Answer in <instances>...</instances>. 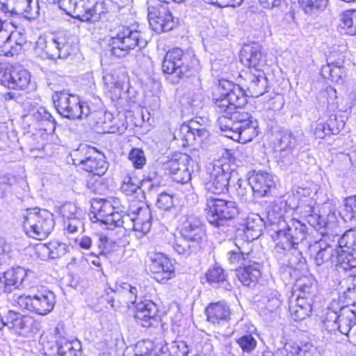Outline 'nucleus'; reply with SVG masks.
<instances>
[{"label":"nucleus","instance_id":"f257e3e1","mask_svg":"<svg viewBox=\"0 0 356 356\" xmlns=\"http://www.w3.org/2000/svg\"><path fill=\"white\" fill-rule=\"evenodd\" d=\"M218 89L222 91L214 102L216 112L221 114L217 126L225 137L241 143L251 141L258 135V122L241 111L247 103L243 90L238 85L227 81H220Z\"/></svg>","mask_w":356,"mask_h":356},{"label":"nucleus","instance_id":"f03ea898","mask_svg":"<svg viewBox=\"0 0 356 356\" xmlns=\"http://www.w3.org/2000/svg\"><path fill=\"white\" fill-rule=\"evenodd\" d=\"M174 237L173 250L183 257L196 254L205 242V232L198 216L186 215L180 225L179 236L170 234Z\"/></svg>","mask_w":356,"mask_h":356},{"label":"nucleus","instance_id":"7ed1b4c3","mask_svg":"<svg viewBox=\"0 0 356 356\" xmlns=\"http://www.w3.org/2000/svg\"><path fill=\"white\" fill-rule=\"evenodd\" d=\"M199 60L192 51L175 48L167 51L162 63L163 73L170 75L173 84L186 79L198 70Z\"/></svg>","mask_w":356,"mask_h":356},{"label":"nucleus","instance_id":"20e7f679","mask_svg":"<svg viewBox=\"0 0 356 356\" xmlns=\"http://www.w3.org/2000/svg\"><path fill=\"white\" fill-rule=\"evenodd\" d=\"M275 234L277 243L275 249L280 253L297 250L298 245L303 244L308 236L306 225L287 212L280 217Z\"/></svg>","mask_w":356,"mask_h":356},{"label":"nucleus","instance_id":"39448f33","mask_svg":"<svg viewBox=\"0 0 356 356\" xmlns=\"http://www.w3.org/2000/svg\"><path fill=\"white\" fill-rule=\"evenodd\" d=\"M56 4L67 15L82 22H98L107 12L104 3L97 0H61Z\"/></svg>","mask_w":356,"mask_h":356},{"label":"nucleus","instance_id":"423d86ee","mask_svg":"<svg viewBox=\"0 0 356 356\" xmlns=\"http://www.w3.org/2000/svg\"><path fill=\"white\" fill-rule=\"evenodd\" d=\"M23 219L25 233L39 240L47 238L55 226L53 214L47 210L29 209L24 214Z\"/></svg>","mask_w":356,"mask_h":356},{"label":"nucleus","instance_id":"0eeeda50","mask_svg":"<svg viewBox=\"0 0 356 356\" xmlns=\"http://www.w3.org/2000/svg\"><path fill=\"white\" fill-rule=\"evenodd\" d=\"M13 305L20 309L42 316L49 314L54 308L56 296L54 292L47 288L38 289L33 295H14Z\"/></svg>","mask_w":356,"mask_h":356},{"label":"nucleus","instance_id":"6e6552de","mask_svg":"<svg viewBox=\"0 0 356 356\" xmlns=\"http://www.w3.org/2000/svg\"><path fill=\"white\" fill-rule=\"evenodd\" d=\"M147 41L140 31L129 26H122L111 38L109 46L111 54L117 58L128 55L136 47H144Z\"/></svg>","mask_w":356,"mask_h":356},{"label":"nucleus","instance_id":"1a4fd4ad","mask_svg":"<svg viewBox=\"0 0 356 356\" xmlns=\"http://www.w3.org/2000/svg\"><path fill=\"white\" fill-rule=\"evenodd\" d=\"M204 211L208 222L216 227L223 226L239 213L236 202L213 196L207 198Z\"/></svg>","mask_w":356,"mask_h":356},{"label":"nucleus","instance_id":"9d476101","mask_svg":"<svg viewBox=\"0 0 356 356\" xmlns=\"http://www.w3.org/2000/svg\"><path fill=\"white\" fill-rule=\"evenodd\" d=\"M207 172L209 178L204 188L208 193L220 195L228 192L229 181L234 173L229 163L222 160L215 161L209 165Z\"/></svg>","mask_w":356,"mask_h":356},{"label":"nucleus","instance_id":"9b49d317","mask_svg":"<svg viewBox=\"0 0 356 356\" xmlns=\"http://www.w3.org/2000/svg\"><path fill=\"white\" fill-rule=\"evenodd\" d=\"M340 250H337L336 266L349 270L356 268V230L346 232L339 241Z\"/></svg>","mask_w":356,"mask_h":356},{"label":"nucleus","instance_id":"f8f14e48","mask_svg":"<svg viewBox=\"0 0 356 356\" xmlns=\"http://www.w3.org/2000/svg\"><path fill=\"white\" fill-rule=\"evenodd\" d=\"M52 99L58 113L66 118L79 119L88 115V112H84L83 105L77 96L58 91L53 95Z\"/></svg>","mask_w":356,"mask_h":356},{"label":"nucleus","instance_id":"ddd939ff","mask_svg":"<svg viewBox=\"0 0 356 356\" xmlns=\"http://www.w3.org/2000/svg\"><path fill=\"white\" fill-rule=\"evenodd\" d=\"M76 49L71 39L63 34L54 35L45 41L43 51L49 59H66Z\"/></svg>","mask_w":356,"mask_h":356},{"label":"nucleus","instance_id":"4468645a","mask_svg":"<svg viewBox=\"0 0 356 356\" xmlns=\"http://www.w3.org/2000/svg\"><path fill=\"white\" fill-rule=\"evenodd\" d=\"M149 26L156 33H161L172 29L173 17L166 4L159 3L148 8Z\"/></svg>","mask_w":356,"mask_h":356},{"label":"nucleus","instance_id":"2eb2a0df","mask_svg":"<svg viewBox=\"0 0 356 356\" xmlns=\"http://www.w3.org/2000/svg\"><path fill=\"white\" fill-rule=\"evenodd\" d=\"M80 152H86L85 157L74 159V163H77L84 170L91 172L95 175L101 176L107 170V163L95 148L83 145Z\"/></svg>","mask_w":356,"mask_h":356},{"label":"nucleus","instance_id":"dca6fc26","mask_svg":"<svg viewBox=\"0 0 356 356\" xmlns=\"http://www.w3.org/2000/svg\"><path fill=\"white\" fill-rule=\"evenodd\" d=\"M30 73L20 67L4 69L0 66V83L12 89L24 90L30 83Z\"/></svg>","mask_w":356,"mask_h":356},{"label":"nucleus","instance_id":"f3484780","mask_svg":"<svg viewBox=\"0 0 356 356\" xmlns=\"http://www.w3.org/2000/svg\"><path fill=\"white\" fill-rule=\"evenodd\" d=\"M191 157L186 154H179L164 164L165 172L172 176L174 181L186 184L191 180V173L187 165Z\"/></svg>","mask_w":356,"mask_h":356},{"label":"nucleus","instance_id":"a211bd4d","mask_svg":"<svg viewBox=\"0 0 356 356\" xmlns=\"http://www.w3.org/2000/svg\"><path fill=\"white\" fill-rule=\"evenodd\" d=\"M253 259L252 252H248L241 266L236 269V276L244 286H249L261 277V264Z\"/></svg>","mask_w":356,"mask_h":356},{"label":"nucleus","instance_id":"6ab92c4d","mask_svg":"<svg viewBox=\"0 0 356 356\" xmlns=\"http://www.w3.org/2000/svg\"><path fill=\"white\" fill-rule=\"evenodd\" d=\"M125 220H129L127 229H132L143 234L148 232L152 225L151 211L147 207L131 208L126 214Z\"/></svg>","mask_w":356,"mask_h":356},{"label":"nucleus","instance_id":"aec40b11","mask_svg":"<svg viewBox=\"0 0 356 356\" xmlns=\"http://www.w3.org/2000/svg\"><path fill=\"white\" fill-rule=\"evenodd\" d=\"M277 177L266 171H254L248 182L254 194L259 197L268 195L275 188Z\"/></svg>","mask_w":356,"mask_h":356},{"label":"nucleus","instance_id":"412c9836","mask_svg":"<svg viewBox=\"0 0 356 356\" xmlns=\"http://www.w3.org/2000/svg\"><path fill=\"white\" fill-rule=\"evenodd\" d=\"M150 270L156 280L165 283L175 276V267L170 260L162 253H156L150 257Z\"/></svg>","mask_w":356,"mask_h":356},{"label":"nucleus","instance_id":"4be33fe9","mask_svg":"<svg viewBox=\"0 0 356 356\" xmlns=\"http://www.w3.org/2000/svg\"><path fill=\"white\" fill-rule=\"evenodd\" d=\"M3 12L22 15L27 19H33L39 15L38 2L33 0H7L3 3Z\"/></svg>","mask_w":356,"mask_h":356},{"label":"nucleus","instance_id":"5701e85b","mask_svg":"<svg viewBox=\"0 0 356 356\" xmlns=\"http://www.w3.org/2000/svg\"><path fill=\"white\" fill-rule=\"evenodd\" d=\"M113 291L115 293V298L110 301L113 307L122 306L129 308L137 302L138 289L136 286L122 283Z\"/></svg>","mask_w":356,"mask_h":356},{"label":"nucleus","instance_id":"b1692460","mask_svg":"<svg viewBox=\"0 0 356 356\" xmlns=\"http://www.w3.org/2000/svg\"><path fill=\"white\" fill-rule=\"evenodd\" d=\"M241 62L252 71L261 70L264 64L261 47L257 44L245 45L241 51Z\"/></svg>","mask_w":356,"mask_h":356},{"label":"nucleus","instance_id":"393cba45","mask_svg":"<svg viewBox=\"0 0 356 356\" xmlns=\"http://www.w3.org/2000/svg\"><path fill=\"white\" fill-rule=\"evenodd\" d=\"M316 204V203L314 200L309 199L305 201V202L302 201L298 206V209L312 227L317 231H321V229L325 227L327 222L325 218L319 214Z\"/></svg>","mask_w":356,"mask_h":356},{"label":"nucleus","instance_id":"a878e982","mask_svg":"<svg viewBox=\"0 0 356 356\" xmlns=\"http://www.w3.org/2000/svg\"><path fill=\"white\" fill-rule=\"evenodd\" d=\"M205 314L209 322L220 325L229 321L232 313L229 305L220 301L209 304L205 309Z\"/></svg>","mask_w":356,"mask_h":356},{"label":"nucleus","instance_id":"bb28decb","mask_svg":"<svg viewBox=\"0 0 356 356\" xmlns=\"http://www.w3.org/2000/svg\"><path fill=\"white\" fill-rule=\"evenodd\" d=\"M29 273V270L20 266L7 270L1 277L6 292L10 293L19 289Z\"/></svg>","mask_w":356,"mask_h":356},{"label":"nucleus","instance_id":"cd10ccee","mask_svg":"<svg viewBox=\"0 0 356 356\" xmlns=\"http://www.w3.org/2000/svg\"><path fill=\"white\" fill-rule=\"evenodd\" d=\"M313 300L309 297H302L298 295L297 298L289 302V312L291 318L298 321L305 319L312 312Z\"/></svg>","mask_w":356,"mask_h":356},{"label":"nucleus","instance_id":"c85d7f7f","mask_svg":"<svg viewBox=\"0 0 356 356\" xmlns=\"http://www.w3.org/2000/svg\"><path fill=\"white\" fill-rule=\"evenodd\" d=\"M336 251L323 240L315 241L313 244L309 245L310 257L314 259L317 266H321L330 261L333 257L334 252H336Z\"/></svg>","mask_w":356,"mask_h":356},{"label":"nucleus","instance_id":"c756f323","mask_svg":"<svg viewBox=\"0 0 356 356\" xmlns=\"http://www.w3.org/2000/svg\"><path fill=\"white\" fill-rule=\"evenodd\" d=\"M207 135V131L205 129H195L191 126L183 125L175 133V139L180 141L179 145L185 147L188 146L193 141H201L202 138Z\"/></svg>","mask_w":356,"mask_h":356},{"label":"nucleus","instance_id":"7c9ffc66","mask_svg":"<svg viewBox=\"0 0 356 356\" xmlns=\"http://www.w3.org/2000/svg\"><path fill=\"white\" fill-rule=\"evenodd\" d=\"M248 79V88L251 96L258 97L268 91V81L263 70L251 72Z\"/></svg>","mask_w":356,"mask_h":356},{"label":"nucleus","instance_id":"2f4dec72","mask_svg":"<svg viewBox=\"0 0 356 356\" xmlns=\"http://www.w3.org/2000/svg\"><path fill=\"white\" fill-rule=\"evenodd\" d=\"M264 227V222L257 213H250L245 218L243 225V232L248 241H254L258 238Z\"/></svg>","mask_w":356,"mask_h":356},{"label":"nucleus","instance_id":"473e14b6","mask_svg":"<svg viewBox=\"0 0 356 356\" xmlns=\"http://www.w3.org/2000/svg\"><path fill=\"white\" fill-rule=\"evenodd\" d=\"M356 325V311L348 306L339 309V319L337 328L345 335H348L352 327Z\"/></svg>","mask_w":356,"mask_h":356},{"label":"nucleus","instance_id":"72a5a7b5","mask_svg":"<svg viewBox=\"0 0 356 356\" xmlns=\"http://www.w3.org/2000/svg\"><path fill=\"white\" fill-rule=\"evenodd\" d=\"M79 349L80 344L79 343L69 341L65 338H59L51 347L50 354L52 356H76Z\"/></svg>","mask_w":356,"mask_h":356},{"label":"nucleus","instance_id":"f704fd0d","mask_svg":"<svg viewBox=\"0 0 356 356\" xmlns=\"http://www.w3.org/2000/svg\"><path fill=\"white\" fill-rule=\"evenodd\" d=\"M29 318L22 315L19 313L9 311L5 316V326L15 332L21 334L29 327Z\"/></svg>","mask_w":356,"mask_h":356},{"label":"nucleus","instance_id":"c9c22d12","mask_svg":"<svg viewBox=\"0 0 356 356\" xmlns=\"http://www.w3.org/2000/svg\"><path fill=\"white\" fill-rule=\"evenodd\" d=\"M6 23V21L0 19V47H3L6 49L10 48V50L5 54L6 55L8 53L12 55L18 54L22 49L23 42H15L16 45L15 47L13 46L12 42L14 35L5 28Z\"/></svg>","mask_w":356,"mask_h":356},{"label":"nucleus","instance_id":"e433bc0d","mask_svg":"<svg viewBox=\"0 0 356 356\" xmlns=\"http://www.w3.org/2000/svg\"><path fill=\"white\" fill-rule=\"evenodd\" d=\"M103 81L113 102L118 101L122 97L124 94L123 92V82L111 74L104 75Z\"/></svg>","mask_w":356,"mask_h":356},{"label":"nucleus","instance_id":"4c0bfd02","mask_svg":"<svg viewBox=\"0 0 356 356\" xmlns=\"http://www.w3.org/2000/svg\"><path fill=\"white\" fill-rule=\"evenodd\" d=\"M92 208L94 210V216H91V220L92 222H100L104 224L108 217L113 213L115 208L113 204L107 200H102L100 202H96L94 205H92Z\"/></svg>","mask_w":356,"mask_h":356},{"label":"nucleus","instance_id":"58836bf2","mask_svg":"<svg viewBox=\"0 0 356 356\" xmlns=\"http://www.w3.org/2000/svg\"><path fill=\"white\" fill-rule=\"evenodd\" d=\"M297 144L295 136L288 130H281L277 135L275 148L280 152H290Z\"/></svg>","mask_w":356,"mask_h":356},{"label":"nucleus","instance_id":"ea45409f","mask_svg":"<svg viewBox=\"0 0 356 356\" xmlns=\"http://www.w3.org/2000/svg\"><path fill=\"white\" fill-rule=\"evenodd\" d=\"M321 75L325 79H330L332 81L339 83L346 76L344 65H325L321 67Z\"/></svg>","mask_w":356,"mask_h":356},{"label":"nucleus","instance_id":"a19ab883","mask_svg":"<svg viewBox=\"0 0 356 356\" xmlns=\"http://www.w3.org/2000/svg\"><path fill=\"white\" fill-rule=\"evenodd\" d=\"M284 350L286 356H309L315 348L310 343L300 346L296 343L289 342L285 344Z\"/></svg>","mask_w":356,"mask_h":356},{"label":"nucleus","instance_id":"79ce46f5","mask_svg":"<svg viewBox=\"0 0 356 356\" xmlns=\"http://www.w3.org/2000/svg\"><path fill=\"white\" fill-rule=\"evenodd\" d=\"M140 184L141 181L136 176L129 173L124 177L120 189L125 195H131L140 189Z\"/></svg>","mask_w":356,"mask_h":356},{"label":"nucleus","instance_id":"37998d69","mask_svg":"<svg viewBox=\"0 0 356 356\" xmlns=\"http://www.w3.org/2000/svg\"><path fill=\"white\" fill-rule=\"evenodd\" d=\"M341 27L350 35H356V10H348L341 17Z\"/></svg>","mask_w":356,"mask_h":356},{"label":"nucleus","instance_id":"c03bdc74","mask_svg":"<svg viewBox=\"0 0 356 356\" xmlns=\"http://www.w3.org/2000/svg\"><path fill=\"white\" fill-rule=\"evenodd\" d=\"M341 307L339 306L337 301H333L330 305L327 308L323 322L327 327L331 326L333 329L337 327L339 319V309Z\"/></svg>","mask_w":356,"mask_h":356},{"label":"nucleus","instance_id":"a18cd8bd","mask_svg":"<svg viewBox=\"0 0 356 356\" xmlns=\"http://www.w3.org/2000/svg\"><path fill=\"white\" fill-rule=\"evenodd\" d=\"M31 115L33 118L38 121H47L49 122V126L48 128H44L47 132H54L56 129L55 120L51 115L47 111L44 107L33 108L31 111Z\"/></svg>","mask_w":356,"mask_h":356},{"label":"nucleus","instance_id":"49530a36","mask_svg":"<svg viewBox=\"0 0 356 356\" xmlns=\"http://www.w3.org/2000/svg\"><path fill=\"white\" fill-rule=\"evenodd\" d=\"M142 310L148 311L150 315H157L158 307L156 305L149 300H144L137 302L136 304V313L134 315L135 318H145L141 312Z\"/></svg>","mask_w":356,"mask_h":356},{"label":"nucleus","instance_id":"de8ad7c7","mask_svg":"<svg viewBox=\"0 0 356 356\" xmlns=\"http://www.w3.org/2000/svg\"><path fill=\"white\" fill-rule=\"evenodd\" d=\"M328 0H299L300 8L306 14L312 15L315 10H323L327 5Z\"/></svg>","mask_w":356,"mask_h":356},{"label":"nucleus","instance_id":"09e8293b","mask_svg":"<svg viewBox=\"0 0 356 356\" xmlns=\"http://www.w3.org/2000/svg\"><path fill=\"white\" fill-rule=\"evenodd\" d=\"M206 278L209 284L214 286L225 282L226 275L220 266H215L208 270Z\"/></svg>","mask_w":356,"mask_h":356},{"label":"nucleus","instance_id":"8fccbe9b","mask_svg":"<svg viewBox=\"0 0 356 356\" xmlns=\"http://www.w3.org/2000/svg\"><path fill=\"white\" fill-rule=\"evenodd\" d=\"M236 343L242 349L243 352L250 353L257 347V341L254 337L250 334H245L236 339Z\"/></svg>","mask_w":356,"mask_h":356},{"label":"nucleus","instance_id":"3c124183","mask_svg":"<svg viewBox=\"0 0 356 356\" xmlns=\"http://www.w3.org/2000/svg\"><path fill=\"white\" fill-rule=\"evenodd\" d=\"M125 216L126 214L122 216L120 213L114 211L110 217L107 218L106 221L104 224L108 226V229H112L115 227L122 226L127 229L129 220H125Z\"/></svg>","mask_w":356,"mask_h":356},{"label":"nucleus","instance_id":"603ef678","mask_svg":"<svg viewBox=\"0 0 356 356\" xmlns=\"http://www.w3.org/2000/svg\"><path fill=\"white\" fill-rule=\"evenodd\" d=\"M129 159L136 169H142L146 163L145 152L138 148H134L129 154Z\"/></svg>","mask_w":356,"mask_h":356},{"label":"nucleus","instance_id":"864d4df0","mask_svg":"<svg viewBox=\"0 0 356 356\" xmlns=\"http://www.w3.org/2000/svg\"><path fill=\"white\" fill-rule=\"evenodd\" d=\"M51 257L52 259L59 258L67 252V245L58 241H54L49 243Z\"/></svg>","mask_w":356,"mask_h":356},{"label":"nucleus","instance_id":"5fc2aeb1","mask_svg":"<svg viewBox=\"0 0 356 356\" xmlns=\"http://www.w3.org/2000/svg\"><path fill=\"white\" fill-rule=\"evenodd\" d=\"M297 286L300 291L299 295H301L302 297H309L312 299L315 291V284L312 280L309 279L302 280Z\"/></svg>","mask_w":356,"mask_h":356},{"label":"nucleus","instance_id":"6e6d98bb","mask_svg":"<svg viewBox=\"0 0 356 356\" xmlns=\"http://www.w3.org/2000/svg\"><path fill=\"white\" fill-rule=\"evenodd\" d=\"M338 132V129L332 127L330 124L319 123L316 125L314 134L316 138H323L326 136L337 134Z\"/></svg>","mask_w":356,"mask_h":356},{"label":"nucleus","instance_id":"4d7b16f0","mask_svg":"<svg viewBox=\"0 0 356 356\" xmlns=\"http://www.w3.org/2000/svg\"><path fill=\"white\" fill-rule=\"evenodd\" d=\"M137 352L135 356H157V353L153 348V343L152 341H143L139 343L136 347Z\"/></svg>","mask_w":356,"mask_h":356},{"label":"nucleus","instance_id":"13d9d810","mask_svg":"<svg viewBox=\"0 0 356 356\" xmlns=\"http://www.w3.org/2000/svg\"><path fill=\"white\" fill-rule=\"evenodd\" d=\"M62 216L67 219H73L79 216V209L72 202L64 204L60 209Z\"/></svg>","mask_w":356,"mask_h":356},{"label":"nucleus","instance_id":"bf43d9fd","mask_svg":"<svg viewBox=\"0 0 356 356\" xmlns=\"http://www.w3.org/2000/svg\"><path fill=\"white\" fill-rule=\"evenodd\" d=\"M344 211L349 220H356V195L346 198L344 203Z\"/></svg>","mask_w":356,"mask_h":356},{"label":"nucleus","instance_id":"052dcab7","mask_svg":"<svg viewBox=\"0 0 356 356\" xmlns=\"http://www.w3.org/2000/svg\"><path fill=\"white\" fill-rule=\"evenodd\" d=\"M156 205L161 209L170 210L174 205L173 197L166 193H162L158 196Z\"/></svg>","mask_w":356,"mask_h":356},{"label":"nucleus","instance_id":"680f3d73","mask_svg":"<svg viewBox=\"0 0 356 356\" xmlns=\"http://www.w3.org/2000/svg\"><path fill=\"white\" fill-rule=\"evenodd\" d=\"M173 356H188L189 349L186 343L184 341H174L172 345Z\"/></svg>","mask_w":356,"mask_h":356},{"label":"nucleus","instance_id":"e2e57ef3","mask_svg":"<svg viewBox=\"0 0 356 356\" xmlns=\"http://www.w3.org/2000/svg\"><path fill=\"white\" fill-rule=\"evenodd\" d=\"M35 253L41 260L45 261L51 259L49 243L47 244L40 243L36 245L35 247Z\"/></svg>","mask_w":356,"mask_h":356},{"label":"nucleus","instance_id":"0e129e2a","mask_svg":"<svg viewBox=\"0 0 356 356\" xmlns=\"http://www.w3.org/2000/svg\"><path fill=\"white\" fill-rule=\"evenodd\" d=\"M206 1L218 7L225 8L238 6L243 3V0H206Z\"/></svg>","mask_w":356,"mask_h":356},{"label":"nucleus","instance_id":"69168bd1","mask_svg":"<svg viewBox=\"0 0 356 356\" xmlns=\"http://www.w3.org/2000/svg\"><path fill=\"white\" fill-rule=\"evenodd\" d=\"M247 254L248 253H243L241 251L239 248H237L236 250H232L228 252V259L232 264H240L241 266V263Z\"/></svg>","mask_w":356,"mask_h":356},{"label":"nucleus","instance_id":"338daca9","mask_svg":"<svg viewBox=\"0 0 356 356\" xmlns=\"http://www.w3.org/2000/svg\"><path fill=\"white\" fill-rule=\"evenodd\" d=\"M345 55L343 53L332 52L327 58V64L334 65H343Z\"/></svg>","mask_w":356,"mask_h":356},{"label":"nucleus","instance_id":"774afa93","mask_svg":"<svg viewBox=\"0 0 356 356\" xmlns=\"http://www.w3.org/2000/svg\"><path fill=\"white\" fill-rule=\"evenodd\" d=\"M66 231L70 234L76 233L78 229L82 227V222L79 217L74 218L73 219H67L65 222Z\"/></svg>","mask_w":356,"mask_h":356}]
</instances>
